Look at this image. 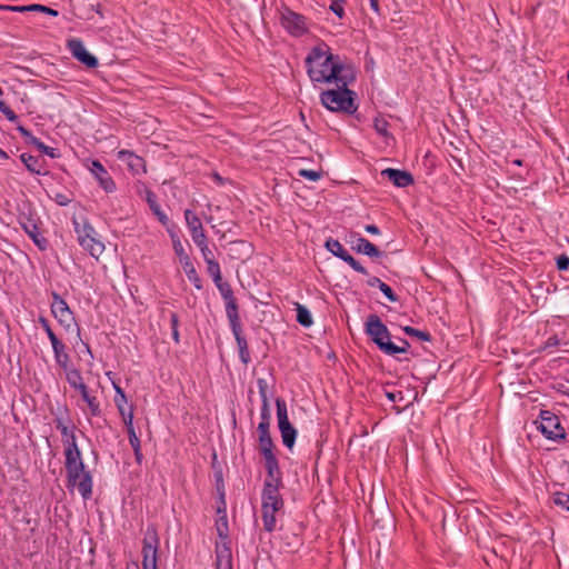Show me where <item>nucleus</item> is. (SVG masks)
I'll return each mask as SVG.
<instances>
[{
	"label": "nucleus",
	"mask_w": 569,
	"mask_h": 569,
	"mask_svg": "<svg viewBox=\"0 0 569 569\" xmlns=\"http://www.w3.org/2000/svg\"><path fill=\"white\" fill-rule=\"evenodd\" d=\"M90 172L96 177L99 186L108 193L116 190V183L107 169L99 160H92L89 167Z\"/></svg>",
	"instance_id": "dca6fc26"
},
{
	"label": "nucleus",
	"mask_w": 569,
	"mask_h": 569,
	"mask_svg": "<svg viewBox=\"0 0 569 569\" xmlns=\"http://www.w3.org/2000/svg\"><path fill=\"white\" fill-rule=\"evenodd\" d=\"M67 48L70 50L71 54L87 68L93 69L98 67V59L86 49L80 39L68 40Z\"/></svg>",
	"instance_id": "f8f14e48"
},
{
	"label": "nucleus",
	"mask_w": 569,
	"mask_h": 569,
	"mask_svg": "<svg viewBox=\"0 0 569 569\" xmlns=\"http://www.w3.org/2000/svg\"><path fill=\"white\" fill-rule=\"evenodd\" d=\"M340 259L348 263L355 271L361 274H368V270L361 266L348 251Z\"/></svg>",
	"instance_id": "a19ab883"
},
{
	"label": "nucleus",
	"mask_w": 569,
	"mask_h": 569,
	"mask_svg": "<svg viewBox=\"0 0 569 569\" xmlns=\"http://www.w3.org/2000/svg\"><path fill=\"white\" fill-rule=\"evenodd\" d=\"M280 23L293 37H301L308 32L306 17L288 7H283L280 11Z\"/></svg>",
	"instance_id": "9d476101"
},
{
	"label": "nucleus",
	"mask_w": 569,
	"mask_h": 569,
	"mask_svg": "<svg viewBox=\"0 0 569 569\" xmlns=\"http://www.w3.org/2000/svg\"><path fill=\"white\" fill-rule=\"evenodd\" d=\"M112 386H113V389L116 391V397H114V403H116V407L119 410H123V409H127L126 406H127V397H126V393L124 391L122 390V388L117 383V382H112Z\"/></svg>",
	"instance_id": "4c0bfd02"
},
{
	"label": "nucleus",
	"mask_w": 569,
	"mask_h": 569,
	"mask_svg": "<svg viewBox=\"0 0 569 569\" xmlns=\"http://www.w3.org/2000/svg\"><path fill=\"white\" fill-rule=\"evenodd\" d=\"M57 365L63 369V371H67V370H70L72 367H71V359H70V356L66 352L63 355H60L58 357L54 358Z\"/></svg>",
	"instance_id": "8fccbe9b"
},
{
	"label": "nucleus",
	"mask_w": 569,
	"mask_h": 569,
	"mask_svg": "<svg viewBox=\"0 0 569 569\" xmlns=\"http://www.w3.org/2000/svg\"><path fill=\"white\" fill-rule=\"evenodd\" d=\"M366 333L378 346V348L389 356L406 353L410 347L407 340H403L405 347H398L390 341V332L387 326L377 315H369L366 321Z\"/></svg>",
	"instance_id": "7ed1b4c3"
},
{
	"label": "nucleus",
	"mask_w": 569,
	"mask_h": 569,
	"mask_svg": "<svg viewBox=\"0 0 569 569\" xmlns=\"http://www.w3.org/2000/svg\"><path fill=\"white\" fill-rule=\"evenodd\" d=\"M196 246L200 249L204 261L214 258L212 250L208 246L207 239H204L203 241L196 242Z\"/></svg>",
	"instance_id": "49530a36"
},
{
	"label": "nucleus",
	"mask_w": 569,
	"mask_h": 569,
	"mask_svg": "<svg viewBox=\"0 0 569 569\" xmlns=\"http://www.w3.org/2000/svg\"><path fill=\"white\" fill-rule=\"evenodd\" d=\"M264 467L267 470V478L264 482L278 483L280 485V468L279 462L274 453L264 456Z\"/></svg>",
	"instance_id": "412c9836"
},
{
	"label": "nucleus",
	"mask_w": 569,
	"mask_h": 569,
	"mask_svg": "<svg viewBox=\"0 0 569 569\" xmlns=\"http://www.w3.org/2000/svg\"><path fill=\"white\" fill-rule=\"evenodd\" d=\"M257 386H258L259 395H260V398H261V402L269 401V398H268V382H267V380L263 379V378H258L257 379Z\"/></svg>",
	"instance_id": "09e8293b"
},
{
	"label": "nucleus",
	"mask_w": 569,
	"mask_h": 569,
	"mask_svg": "<svg viewBox=\"0 0 569 569\" xmlns=\"http://www.w3.org/2000/svg\"><path fill=\"white\" fill-rule=\"evenodd\" d=\"M73 223L79 244L92 257L99 258L104 251V244L94 237L96 230L87 221L82 224L77 221H73Z\"/></svg>",
	"instance_id": "423d86ee"
},
{
	"label": "nucleus",
	"mask_w": 569,
	"mask_h": 569,
	"mask_svg": "<svg viewBox=\"0 0 569 569\" xmlns=\"http://www.w3.org/2000/svg\"><path fill=\"white\" fill-rule=\"evenodd\" d=\"M569 267V257L566 254H561L557 259V268L559 270H567Z\"/></svg>",
	"instance_id": "052dcab7"
},
{
	"label": "nucleus",
	"mask_w": 569,
	"mask_h": 569,
	"mask_svg": "<svg viewBox=\"0 0 569 569\" xmlns=\"http://www.w3.org/2000/svg\"><path fill=\"white\" fill-rule=\"evenodd\" d=\"M216 569H232V552L229 542H216Z\"/></svg>",
	"instance_id": "aec40b11"
},
{
	"label": "nucleus",
	"mask_w": 569,
	"mask_h": 569,
	"mask_svg": "<svg viewBox=\"0 0 569 569\" xmlns=\"http://www.w3.org/2000/svg\"><path fill=\"white\" fill-rule=\"evenodd\" d=\"M21 161L24 163L27 169L36 174H42L43 172V160L39 159L38 157L22 153L20 156Z\"/></svg>",
	"instance_id": "cd10ccee"
},
{
	"label": "nucleus",
	"mask_w": 569,
	"mask_h": 569,
	"mask_svg": "<svg viewBox=\"0 0 569 569\" xmlns=\"http://www.w3.org/2000/svg\"><path fill=\"white\" fill-rule=\"evenodd\" d=\"M222 507H219L217 512L219 515L216 521V529L218 537L220 538L219 542H229V528H228V519L226 513L224 500H221Z\"/></svg>",
	"instance_id": "4be33fe9"
},
{
	"label": "nucleus",
	"mask_w": 569,
	"mask_h": 569,
	"mask_svg": "<svg viewBox=\"0 0 569 569\" xmlns=\"http://www.w3.org/2000/svg\"><path fill=\"white\" fill-rule=\"evenodd\" d=\"M51 313L58 322L69 330L74 325V316L67 301L57 292L51 293Z\"/></svg>",
	"instance_id": "9b49d317"
},
{
	"label": "nucleus",
	"mask_w": 569,
	"mask_h": 569,
	"mask_svg": "<svg viewBox=\"0 0 569 569\" xmlns=\"http://www.w3.org/2000/svg\"><path fill=\"white\" fill-rule=\"evenodd\" d=\"M271 423V411H270V403L269 401L261 402V410H260V422L258 425L259 428L266 427L270 428Z\"/></svg>",
	"instance_id": "e433bc0d"
},
{
	"label": "nucleus",
	"mask_w": 569,
	"mask_h": 569,
	"mask_svg": "<svg viewBox=\"0 0 569 569\" xmlns=\"http://www.w3.org/2000/svg\"><path fill=\"white\" fill-rule=\"evenodd\" d=\"M127 433H128V438H129L131 448H137V447L141 446L140 439L138 438V436L136 433L134 427L127 428Z\"/></svg>",
	"instance_id": "4d7b16f0"
},
{
	"label": "nucleus",
	"mask_w": 569,
	"mask_h": 569,
	"mask_svg": "<svg viewBox=\"0 0 569 569\" xmlns=\"http://www.w3.org/2000/svg\"><path fill=\"white\" fill-rule=\"evenodd\" d=\"M299 176L303 177L310 181H317L321 178V172L316 171V170L301 169V170H299Z\"/></svg>",
	"instance_id": "3c124183"
},
{
	"label": "nucleus",
	"mask_w": 569,
	"mask_h": 569,
	"mask_svg": "<svg viewBox=\"0 0 569 569\" xmlns=\"http://www.w3.org/2000/svg\"><path fill=\"white\" fill-rule=\"evenodd\" d=\"M257 430H258V435H259L258 441H259L260 453L263 457L268 456V455H272L274 445H273V441H272V438L270 435V428H266V427L261 426V428L258 427Z\"/></svg>",
	"instance_id": "b1692460"
},
{
	"label": "nucleus",
	"mask_w": 569,
	"mask_h": 569,
	"mask_svg": "<svg viewBox=\"0 0 569 569\" xmlns=\"http://www.w3.org/2000/svg\"><path fill=\"white\" fill-rule=\"evenodd\" d=\"M19 130L24 137L29 138V142L32 143L42 153L51 158H56L58 156L54 148L46 146L40 139L31 136L30 132L23 127H20Z\"/></svg>",
	"instance_id": "bb28decb"
},
{
	"label": "nucleus",
	"mask_w": 569,
	"mask_h": 569,
	"mask_svg": "<svg viewBox=\"0 0 569 569\" xmlns=\"http://www.w3.org/2000/svg\"><path fill=\"white\" fill-rule=\"evenodd\" d=\"M280 510L281 509H276L273 507L267 508V509H261L263 528L266 531L272 532L276 529V526H277V516L276 515Z\"/></svg>",
	"instance_id": "c756f323"
},
{
	"label": "nucleus",
	"mask_w": 569,
	"mask_h": 569,
	"mask_svg": "<svg viewBox=\"0 0 569 569\" xmlns=\"http://www.w3.org/2000/svg\"><path fill=\"white\" fill-rule=\"evenodd\" d=\"M389 122L385 118L377 117L373 121V128L378 134L386 139H392V134L389 132Z\"/></svg>",
	"instance_id": "f704fd0d"
},
{
	"label": "nucleus",
	"mask_w": 569,
	"mask_h": 569,
	"mask_svg": "<svg viewBox=\"0 0 569 569\" xmlns=\"http://www.w3.org/2000/svg\"><path fill=\"white\" fill-rule=\"evenodd\" d=\"M279 486L278 483H270L264 482L263 489L261 493V509L267 508H276V509H282L283 508V499L282 496L279 492Z\"/></svg>",
	"instance_id": "4468645a"
},
{
	"label": "nucleus",
	"mask_w": 569,
	"mask_h": 569,
	"mask_svg": "<svg viewBox=\"0 0 569 569\" xmlns=\"http://www.w3.org/2000/svg\"><path fill=\"white\" fill-rule=\"evenodd\" d=\"M0 10H8L13 12H27L30 11L29 6H0Z\"/></svg>",
	"instance_id": "bf43d9fd"
},
{
	"label": "nucleus",
	"mask_w": 569,
	"mask_h": 569,
	"mask_svg": "<svg viewBox=\"0 0 569 569\" xmlns=\"http://www.w3.org/2000/svg\"><path fill=\"white\" fill-rule=\"evenodd\" d=\"M278 426L289 422L287 403L282 398L276 399Z\"/></svg>",
	"instance_id": "c9c22d12"
},
{
	"label": "nucleus",
	"mask_w": 569,
	"mask_h": 569,
	"mask_svg": "<svg viewBox=\"0 0 569 569\" xmlns=\"http://www.w3.org/2000/svg\"><path fill=\"white\" fill-rule=\"evenodd\" d=\"M0 94H2V89L0 88ZM0 112L11 122L18 120L17 114L13 110L2 100H0Z\"/></svg>",
	"instance_id": "37998d69"
},
{
	"label": "nucleus",
	"mask_w": 569,
	"mask_h": 569,
	"mask_svg": "<svg viewBox=\"0 0 569 569\" xmlns=\"http://www.w3.org/2000/svg\"><path fill=\"white\" fill-rule=\"evenodd\" d=\"M64 468L67 472V487L77 488L84 500H88L92 496V476L89 470L86 469L82 457L73 459V462L64 461Z\"/></svg>",
	"instance_id": "20e7f679"
},
{
	"label": "nucleus",
	"mask_w": 569,
	"mask_h": 569,
	"mask_svg": "<svg viewBox=\"0 0 569 569\" xmlns=\"http://www.w3.org/2000/svg\"><path fill=\"white\" fill-rule=\"evenodd\" d=\"M337 89L323 91L320 96L321 103L330 111L352 114L358 106L355 101L356 93L348 89L350 83L343 84V80H335Z\"/></svg>",
	"instance_id": "f03ea898"
},
{
	"label": "nucleus",
	"mask_w": 569,
	"mask_h": 569,
	"mask_svg": "<svg viewBox=\"0 0 569 569\" xmlns=\"http://www.w3.org/2000/svg\"><path fill=\"white\" fill-rule=\"evenodd\" d=\"M342 3H343V0H333L331 6H330V9L332 10V12H335L340 19L345 14V10H343Z\"/></svg>",
	"instance_id": "13d9d810"
},
{
	"label": "nucleus",
	"mask_w": 569,
	"mask_h": 569,
	"mask_svg": "<svg viewBox=\"0 0 569 569\" xmlns=\"http://www.w3.org/2000/svg\"><path fill=\"white\" fill-rule=\"evenodd\" d=\"M50 342L52 345L54 358L67 352L66 345L61 342L58 338L53 339Z\"/></svg>",
	"instance_id": "6e6d98bb"
},
{
	"label": "nucleus",
	"mask_w": 569,
	"mask_h": 569,
	"mask_svg": "<svg viewBox=\"0 0 569 569\" xmlns=\"http://www.w3.org/2000/svg\"><path fill=\"white\" fill-rule=\"evenodd\" d=\"M381 174L400 188L411 186L415 181L412 174L405 170L387 168L382 170Z\"/></svg>",
	"instance_id": "6ab92c4d"
},
{
	"label": "nucleus",
	"mask_w": 569,
	"mask_h": 569,
	"mask_svg": "<svg viewBox=\"0 0 569 569\" xmlns=\"http://www.w3.org/2000/svg\"><path fill=\"white\" fill-rule=\"evenodd\" d=\"M279 431L281 433L282 442L288 449H292L297 438V430L289 422L278 426Z\"/></svg>",
	"instance_id": "a878e982"
},
{
	"label": "nucleus",
	"mask_w": 569,
	"mask_h": 569,
	"mask_svg": "<svg viewBox=\"0 0 569 569\" xmlns=\"http://www.w3.org/2000/svg\"><path fill=\"white\" fill-rule=\"evenodd\" d=\"M403 331L406 335L411 336V337H417L421 341H430L431 340V335L428 331L418 330L410 326L403 327Z\"/></svg>",
	"instance_id": "79ce46f5"
},
{
	"label": "nucleus",
	"mask_w": 569,
	"mask_h": 569,
	"mask_svg": "<svg viewBox=\"0 0 569 569\" xmlns=\"http://www.w3.org/2000/svg\"><path fill=\"white\" fill-rule=\"evenodd\" d=\"M184 219L194 243L207 239L202 223L196 213L187 209L184 210Z\"/></svg>",
	"instance_id": "a211bd4d"
},
{
	"label": "nucleus",
	"mask_w": 569,
	"mask_h": 569,
	"mask_svg": "<svg viewBox=\"0 0 569 569\" xmlns=\"http://www.w3.org/2000/svg\"><path fill=\"white\" fill-rule=\"evenodd\" d=\"M296 311H297V321L303 326V327H310L312 325V317H311V313L309 312V310L300 305V303H297V308H296Z\"/></svg>",
	"instance_id": "72a5a7b5"
},
{
	"label": "nucleus",
	"mask_w": 569,
	"mask_h": 569,
	"mask_svg": "<svg viewBox=\"0 0 569 569\" xmlns=\"http://www.w3.org/2000/svg\"><path fill=\"white\" fill-rule=\"evenodd\" d=\"M228 320L238 346L240 359L242 363L248 365L250 362V353L248 349V342L246 338L242 336V325L240 315L228 318Z\"/></svg>",
	"instance_id": "ddd939ff"
},
{
	"label": "nucleus",
	"mask_w": 569,
	"mask_h": 569,
	"mask_svg": "<svg viewBox=\"0 0 569 569\" xmlns=\"http://www.w3.org/2000/svg\"><path fill=\"white\" fill-rule=\"evenodd\" d=\"M66 372V379L68 383L79 392L87 388V385L83 382V378L81 376L80 370L76 368H71L70 370L64 371Z\"/></svg>",
	"instance_id": "7c9ffc66"
},
{
	"label": "nucleus",
	"mask_w": 569,
	"mask_h": 569,
	"mask_svg": "<svg viewBox=\"0 0 569 569\" xmlns=\"http://www.w3.org/2000/svg\"><path fill=\"white\" fill-rule=\"evenodd\" d=\"M29 8H30V11H39V12H43V13H47V14H50L53 17H57L59 14L57 10L46 7V6H42V4H30Z\"/></svg>",
	"instance_id": "5fc2aeb1"
},
{
	"label": "nucleus",
	"mask_w": 569,
	"mask_h": 569,
	"mask_svg": "<svg viewBox=\"0 0 569 569\" xmlns=\"http://www.w3.org/2000/svg\"><path fill=\"white\" fill-rule=\"evenodd\" d=\"M387 398L391 401H397V400H402L403 399V396H402V392L401 391H397V392H387L386 393Z\"/></svg>",
	"instance_id": "e2e57ef3"
},
{
	"label": "nucleus",
	"mask_w": 569,
	"mask_h": 569,
	"mask_svg": "<svg viewBox=\"0 0 569 569\" xmlns=\"http://www.w3.org/2000/svg\"><path fill=\"white\" fill-rule=\"evenodd\" d=\"M307 73L313 83H332L343 80V84L355 80V71L342 63L338 54H332L326 43L315 46L305 59Z\"/></svg>",
	"instance_id": "f257e3e1"
},
{
	"label": "nucleus",
	"mask_w": 569,
	"mask_h": 569,
	"mask_svg": "<svg viewBox=\"0 0 569 569\" xmlns=\"http://www.w3.org/2000/svg\"><path fill=\"white\" fill-rule=\"evenodd\" d=\"M53 423L61 433V441L64 448L66 461L72 463L73 459H78L81 457V451L77 443V427L72 422L67 408H64L63 412L54 417Z\"/></svg>",
	"instance_id": "39448f33"
},
{
	"label": "nucleus",
	"mask_w": 569,
	"mask_h": 569,
	"mask_svg": "<svg viewBox=\"0 0 569 569\" xmlns=\"http://www.w3.org/2000/svg\"><path fill=\"white\" fill-rule=\"evenodd\" d=\"M160 538L154 526H148L142 539V569L158 568Z\"/></svg>",
	"instance_id": "0eeeda50"
},
{
	"label": "nucleus",
	"mask_w": 569,
	"mask_h": 569,
	"mask_svg": "<svg viewBox=\"0 0 569 569\" xmlns=\"http://www.w3.org/2000/svg\"><path fill=\"white\" fill-rule=\"evenodd\" d=\"M381 283H383V281H381L378 277H371L367 281V284L369 287H378V288H380Z\"/></svg>",
	"instance_id": "0e129e2a"
},
{
	"label": "nucleus",
	"mask_w": 569,
	"mask_h": 569,
	"mask_svg": "<svg viewBox=\"0 0 569 569\" xmlns=\"http://www.w3.org/2000/svg\"><path fill=\"white\" fill-rule=\"evenodd\" d=\"M365 230L371 234H379L380 230L376 224H368L365 227Z\"/></svg>",
	"instance_id": "338daca9"
},
{
	"label": "nucleus",
	"mask_w": 569,
	"mask_h": 569,
	"mask_svg": "<svg viewBox=\"0 0 569 569\" xmlns=\"http://www.w3.org/2000/svg\"><path fill=\"white\" fill-rule=\"evenodd\" d=\"M553 502H555V505L563 508L565 510H569V493H566V492L553 493Z\"/></svg>",
	"instance_id": "c03bdc74"
},
{
	"label": "nucleus",
	"mask_w": 569,
	"mask_h": 569,
	"mask_svg": "<svg viewBox=\"0 0 569 569\" xmlns=\"http://www.w3.org/2000/svg\"><path fill=\"white\" fill-rule=\"evenodd\" d=\"M118 159L124 162L132 174L146 172L144 159L132 151L120 150L117 154Z\"/></svg>",
	"instance_id": "f3484780"
},
{
	"label": "nucleus",
	"mask_w": 569,
	"mask_h": 569,
	"mask_svg": "<svg viewBox=\"0 0 569 569\" xmlns=\"http://www.w3.org/2000/svg\"><path fill=\"white\" fill-rule=\"evenodd\" d=\"M370 7L375 12H380L379 0H370Z\"/></svg>",
	"instance_id": "774afa93"
},
{
	"label": "nucleus",
	"mask_w": 569,
	"mask_h": 569,
	"mask_svg": "<svg viewBox=\"0 0 569 569\" xmlns=\"http://www.w3.org/2000/svg\"><path fill=\"white\" fill-rule=\"evenodd\" d=\"M170 325H171V331H172V338L176 343L180 342V335H179V317L176 312L170 313Z\"/></svg>",
	"instance_id": "a18cd8bd"
},
{
	"label": "nucleus",
	"mask_w": 569,
	"mask_h": 569,
	"mask_svg": "<svg viewBox=\"0 0 569 569\" xmlns=\"http://www.w3.org/2000/svg\"><path fill=\"white\" fill-rule=\"evenodd\" d=\"M80 395H81V398L83 399V401L87 402L89 410H90V415L93 417H99L101 415V408H100V402L97 399V397L91 396L89 393L88 387L84 388L83 390H81Z\"/></svg>",
	"instance_id": "473e14b6"
},
{
	"label": "nucleus",
	"mask_w": 569,
	"mask_h": 569,
	"mask_svg": "<svg viewBox=\"0 0 569 569\" xmlns=\"http://www.w3.org/2000/svg\"><path fill=\"white\" fill-rule=\"evenodd\" d=\"M119 415L122 418L126 429L133 427V409H132V407H129L128 410L127 409L119 410Z\"/></svg>",
	"instance_id": "de8ad7c7"
},
{
	"label": "nucleus",
	"mask_w": 569,
	"mask_h": 569,
	"mask_svg": "<svg viewBox=\"0 0 569 569\" xmlns=\"http://www.w3.org/2000/svg\"><path fill=\"white\" fill-rule=\"evenodd\" d=\"M559 345V339L557 336H551L547 339V341L545 342V349L547 348H551V347H557Z\"/></svg>",
	"instance_id": "680f3d73"
},
{
	"label": "nucleus",
	"mask_w": 569,
	"mask_h": 569,
	"mask_svg": "<svg viewBox=\"0 0 569 569\" xmlns=\"http://www.w3.org/2000/svg\"><path fill=\"white\" fill-rule=\"evenodd\" d=\"M39 323L41 325V327L46 331V333H47V336H48L50 341H52L53 339L58 338L56 336V333L53 332V330L51 329V326H50L48 319H46L44 317H40L39 318Z\"/></svg>",
	"instance_id": "864d4df0"
},
{
	"label": "nucleus",
	"mask_w": 569,
	"mask_h": 569,
	"mask_svg": "<svg viewBox=\"0 0 569 569\" xmlns=\"http://www.w3.org/2000/svg\"><path fill=\"white\" fill-rule=\"evenodd\" d=\"M147 202L152 212L158 217V220L161 222V224H163L167 228L171 227L168 216L164 212H162L153 192H148Z\"/></svg>",
	"instance_id": "c85d7f7f"
},
{
	"label": "nucleus",
	"mask_w": 569,
	"mask_h": 569,
	"mask_svg": "<svg viewBox=\"0 0 569 569\" xmlns=\"http://www.w3.org/2000/svg\"><path fill=\"white\" fill-rule=\"evenodd\" d=\"M353 249L357 252L369 256L371 258H382L386 256L385 252L380 251L373 243L363 237H359L357 239Z\"/></svg>",
	"instance_id": "5701e85b"
},
{
	"label": "nucleus",
	"mask_w": 569,
	"mask_h": 569,
	"mask_svg": "<svg viewBox=\"0 0 569 569\" xmlns=\"http://www.w3.org/2000/svg\"><path fill=\"white\" fill-rule=\"evenodd\" d=\"M538 430L549 440L560 441L566 438L565 428L559 418L549 410H541L540 421H536Z\"/></svg>",
	"instance_id": "1a4fd4ad"
},
{
	"label": "nucleus",
	"mask_w": 569,
	"mask_h": 569,
	"mask_svg": "<svg viewBox=\"0 0 569 569\" xmlns=\"http://www.w3.org/2000/svg\"><path fill=\"white\" fill-rule=\"evenodd\" d=\"M133 452H134V457H136V461L140 465L141 461H142V452H141V446L137 447V448H132Z\"/></svg>",
	"instance_id": "69168bd1"
},
{
	"label": "nucleus",
	"mask_w": 569,
	"mask_h": 569,
	"mask_svg": "<svg viewBox=\"0 0 569 569\" xmlns=\"http://www.w3.org/2000/svg\"><path fill=\"white\" fill-rule=\"evenodd\" d=\"M168 232L172 240V247H173L174 253L178 256L180 263H183V262L190 260L189 254L186 252V250L181 243V240L176 232V226L172 224L171 227H168Z\"/></svg>",
	"instance_id": "393cba45"
},
{
	"label": "nucleus",
	"mask_w": 569,
	"mask_h": 569,
	"mask_svg": "<svg viewBox=\"0 0 569 569\" xmlns=\"http://www.w3.org/2000/svg\"><path fill=\"white\" fill-rule=\"evenodd\" d=\"M326 248L332 253L335 254L336 257L338 258H341L346 252L347 250L345 249V247L339 242V240H336V239H328L326 241Z\"/></svg>",
	"instance_id": "58836bf2"
},
{
	"label": "nucleus",
	"mask_w": 569,
	"mask_h": 569,
	"mask_svg": "<svg viewBox=\"0 0 569 569\" xmlns=\"http://www.w3.org/2000/svg\"><path fill=\"white\" fill-rule=\"evenodd\" d=\"M214 284L224 300L227 318L239 316V306L233 295L231 284L227 281H223L222 278L220 281H214Z\"/></svg>",
	"instance_id": "2eb2a0df"
},
{
	"label": "nucleus",
	"mask_w": 569,
	"mask_h": 569,
	"mask_svg": "<svg viewBox=\"0 0 569 569\" xmlns=\"http://www.w3.org/2000/svg\"><path fill=\"white\" fill-rule=\"evenodd\" d=\"M206 263H207V271L212 277L213 282L220 281V279L222 278L221 269H220V264L216 261V259L214 258L210 259V260L206 261Z\"/></svg>",
	"instance_id": "ea45409f"
},
{
	"label": "nucleus",
	"mask_w": 569,
	"mask_h": 569,
	"mask_svg": "<svg viewBox=\"0 0 569 569\" xmlns=\"http://www.w3.org/2000/svg\"><path fill=\"white\" fill-rule=\"evenodd\" d=\"M18 219L21 228L32 239L39 250H47L49 242L40 232L41 221L37 213L29 209L27 212L22 211Z\"/></svg>",
	"instance_id": "6e6552de"
},
{
	"label": "nucleus",
	"mask_w": 569,
	"mask_h": 569,
	"mask_svg": "<svg viewBox=\"0 0 569 569\" xmlns=\"http://www.w3.org/2000/svg\"><path fill=\"white\" fill-rule=\"evenodd\" d=\"M182 266V269L188 278V280L193 283V286L200 290L202 289V281H201V278L199 277L197 270H196V267L193 266L191 259L181 263Z\"/></svg>",
	"instance_id": "2f4dec72"
},
{
	"label": "nucleus",
	"mask_w": 569,
	"mask_h": 569,
	"mask_svg": "<svg viewBox=\"0 0 569 569\" xmlns=\"http://www.w3.org/2000/svg\"><path fill=\"white\" fill-rule=\"evenodd\" d=\"M381 292L387 297V299L391 302H397L399 300L398 296L392 291L390 286L387 283H381L380 288Z\"/></svg>",
	"instance_id": "603ef678"
}]
</instances>
